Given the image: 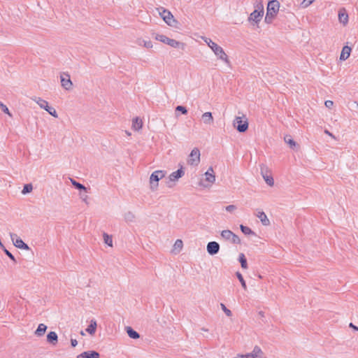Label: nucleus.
Wrapping results in <instances>:
<instances>
[{
  "label": "nucleus",
  "mask_w": 358,
  "mask_h": 358,
  "mask_svg": "<svg viewBox=\"0 0 358 358\" xmlns=\"http://www.w3.org/2000/svg\"><path fill=\"white\" fill-rule=\"evenodd\" d=\"M255 10L250 15L248 21L258 24L264 15V5L262 1H255L254 3Z\"/></svg>",
  "instance_id": "nucleus-1"
},
{
  "label": "nucleus",
  "mask_w": 358,
  "mask_h": 358,
  "mask_svg": "<svg viewBox=\"0 0 358 358\" xmlns=\"http://www.w3.org/2000/svg\"><path fill=\"white\" fill-rule=\"evenodd\" d=\"M31 99L35 101L40 106V108L45 110L54 117H58L56 110L54 108L49 106L47 101L37 96H34L31 98Z\"/></svg>",
  "instance_id": "nucleus-2"
},
{
  "label": "nucleus",
  "mask_w": 358,
  "mask_h": 358,
  "mask_svg": "<svg viewBox=\"0 0 358 358\" xmlns=\"http://www.w3.org/2000/svg\"><path fill=\"white\" fill-rule=\"evenodd\" d=\"M166 175V173L162 170L154 171L150 177V189L155 191L158 187V182L162 179Z\"/></svg>",
  "instance_id": "nucleus-3"
},
{
  "label": "nucleus",
  "mask_w": 358,
  "mask_h": 358,
  "mask_svg": "<svg viewBox=\"0 0 358 358\" xmlns=\"http://www.w3.org/2000/svg\"><path fill=\"white\" fill-rule=\"evenodd\" d=\"M157 10H158L159 15L162 17L164 21L168 25L171 26V27L175 26V24L177 23V21L174 19L173 15L169 10H168L164 8H158Z\"/></svg>",
  "instance_id": "nucleus-4"
},
{
  "label": "nucleus",
  "mask_w": 358,
  "mask_h": 358,
  "mask_svg": "<svg viewBox=\"0 0 358 358\" xmlns=\"http://www.w3.org/2000/svg\"><path fill=\"white\" fill-rule=\"evenodd\" d=\"M204 181H201L199 185L203 187H209L215 182V176L212 167H209L204 174Z\"/></svg>",
  "instance_id": "nucleus-5"
},
{
  "label": "nucleus",
  "mask_w": 358,
  "mask_h": 358,
  "mask_svg": "<svg viewBox=\"0 0 358 358\" xmlns=\"http://www.w3.org/2000/svg\"><path fill=\"white\" fill-rule=\"evenodd\" d=\"M233 124L239 132H245L248 129V122L245 115L236 117Z\"/></svg>",
  "instance_id": "nucleus-6"
},
{
  "label": "nucleus",
  "mask_w": 358,
  "mask_h": 358,
  "mask_svg": "<svg viewBox=\"0 0 358 358\" xmlns=\"http://www.w3.org/2000/svg\"><path fill=\"white\" fill-rule=\"evenodd\" d=\"M155 39L160 42H162L165 44H167V45H170L171 47L175 48H180V45H182L181 43L178 42L174 39L169 38L163 34H157L155 36Z\"/></svg>",
  "instance_id": "nucleus-7"
},
{
  "label": "nucleus",
  "mask_w": 358,
  "mask_h": 358,
  "mask_svg": "<svg viewBox=\"0 0 358 358\" xmlns=\"http://www.w3.org/2000/svg\"><path fill=\"white\" fill-rule=\"evenodd\" d=\"M221 236L224 240L229 241L234 244L241 243V239L239 237L230 230H223L221 232Z\"/></svg>",
  "instance_id": "nucleus-8"
},
{
  "label": "nucleus",
  "mask_w": 358,
  "mask_h": 358,
  "mask_svg": "<svg viewBox=\"0 0 358 358\" xmlns=\"http://www.w3.org/2000/svg\"><path fill=\"white\" fill-rule=\"evenodd\" d=\"M200 151L194 148L188 157L187 163L191 166H197L200 162Z\"/></svg>",
  "instance_id": "nucleus-9"
},
{
  "label": "nucleus",
  "mask_w": 358,
  "mask_h": 358,
  "mask_svg": "<svg viewBox=\"0 0 358 358\" xmlns=\"http://www.w3.org/2000/svg\"><path fill=\"white\" fill-rule=\"evenodd\" d=\"M211 50L219 59L224 62L226 64H229L228 56L221 46L216 44Z\"/></svg>",
  "instance_id": "nucleus-10"
},
{
  "label": "nucleus",
  "mask_w": 358,
  "mask_h": 358,
  "mask_svg": "<svg viewBox=\"0 0 358 358\" xmlns=\"http://www.w3.org/2000/svg\"><path fill=\"white\" fill-rule=\"evenodd\" d=\"M260 170H261V174H262V177L264 178L266 184L272 187L274 184V181H273V177L268 174L269 170H268V167L264 164H262L260 166Z\"/></svg>",
  "instance_id": "nucleus-11"
},
{
  "label": "nucleus",
  "mask_w": 358,
  "mask_h": 358,
  "mask_svg": "<svg viewBox=\"0 0 358 358\" xmlns=\"http://www.w3.org/2000/svg\"><path fill=\"white\" fill-rule=\"evenodd\" d=\"M61 85L66 90H71L73 87V83L70 79V76L67 73H62L60 75Z\"/></svg>",
  "instance_id": "nucleus-12"
},
{
  "label": "nucleus",
  "mask_w": 358,
  "mask_h": 358,
  "mask_svg": "<svg viewBox=\"0 0 358 358\" xmlns=\"http://www.w3.org/2000/svg\"><path fill=\"white\" fill-rule=\"evenodd\" d=\"M10 236L15 247L20 249L29 250V246L16 234L10 233Z\"/></svg>",
  "instance_id": "nucleus-13"
},
{
  "label": "nucleus",
  "mask_w": 358,
  "mask_h": 358,
  "mask_svg": "<svg viewBox=\"0 0 358 358\" xmlns=\"http://www.w3.org/2000/svg\"><path fill=\"white\" fill-rule=\"evenodd\" d=\"M280 3L277 0H272L268 3L267 11L270 15L275 16L279 11Z\"/></svg>",
  "instance_id": "nucleus-14"
},
{
  "label": "nucleus",
  "mask_w": 358,
  "mask_h": 358,
  "mask_svg": "<svg viewBox=\"0 0 358 358\" xmlns=\"http://www.w3.org/2000/svg\"><path fill=\"white\" fill-rule=\"evenodd\" d=\"M220 244L216 241H210L207 244L206 250L210 255H217L220 251Z\"/></svg>",
  "instance_id": "nucleus-15"
},
{
  "label": "nucleus",
  "mask_w": 358,
  "mask_h": 358,
  "mask_svg": "<svg viewBox=\"0 0 358 358\" xmlns=\"http://www.w3.org/2000/svg\"><path fill=\"white\" fill-rule=\"evenodd\" d=\"M184 174L185 171L182 170V168L178 169L176 171H174L169 175V182L177 181L179 178L182 177Z\"/></svg>",
  "instance_id": "nucleus-16"
},
{
  "label": "nucleus",
  "mask_w": 358,
  "mask_h": 358,
  "mask_svg": "<svg viewBox=\"0 0 358 358\" xmlns=\"http://www.w3.org/2000/svg\"><path fill=\"white\" fill-rule=\"evenodd\" d=\"M79 358H99V354L96 351H86L78 355Z\"/></svg>",
  "instance_id": "nucleus-17"
},
{
  "label": "nucleus",
  "mask_w": 358,
  "mask_h": 358,
  "mask_svg": "<svg viewBox=\"0 0 358 358\" xmlns=\"http://www.w3.org/2000/svg\"><path fill=\"white\" fill-rule=\"evenodd\" d=\"M58 341L57 334L55 331H50L47 335V341L52 344V345H55Z\"/></svg>",
  "instance_id": "nucleus-18"
},
{
  "label": "nucleus",
  "mask_w": 358,
  "mask_h": 358,
  "mask_svg": "<svg viewBox=\"0 0 358 358\" xmlns=\"http://www.w3.org/2000/svg\"><path fill=\"white\" fill-rule=\"evenodd\" d=\"M201 119L206 124H211L213 122V117L210 112L204 113L201 116Z\"/></svg>",
  "instance_id": "nucleus-19"
},
{
  "label": "nucleus",
  "mask_w": 358,
  "mask_h": 358,
  "mask_svg": "<svg viewBox=\"0 0 358 358\" xmlns=\"http://www.w3.org/2000/svg\"><path fill=\"white\" fill-rule=\"evenodd\" d=\"M257 217L260 220L263 225L268 226L270 224L269 220L263 211H259L257 214Z\"/></svg>",
  "instance_id": "nucleus-20"
},
{
  "label": "nucleus",
  "mask_w": 358,
  "mask_h": 358,
  "mask_svg": "<svg viewBox=\"0 0 358 358\" xmlns=\"http://www.w3.org/2000/svg\"><path fill=\"white\" fill-rule=\"evenodd\" d=\"M351 48L349 46H344L341 53L340 59L346 60L350 55Z\"/></svg>",
  "instance_id": "nucleus-21"
},
{
  "label": "nucleus",
  "mask_w": 358,
  "mask_h": 358,
  "mask_svg": "<svg viewBox=\"0 0 358 358\" xmlns=\"http://www.w3.org/2000/svg\"><path fill=\"white\" fill-rule=\"evenodd\" d=\"M338 20L341 23H343V24H346L348 22V15L345 12V10H341L338 13Z\"/></svg>",
  "instance_id": "nucleus-22"
},
{
  "label": "nucleus",
  "mask_w": 358,
  "mask_h": 358,
  "mask_svg": "<svg viewBox=\"0 0 358 358\" xmlns=\"http://www.w3.org/2000/svg\"><path fill=\"white\" fill-rule=\"evenodd\" d=\"M143 122L139 117H136L132 121V129L136 131H138L142 128Z\"/></svg>",
  "instance_id": "nucleus-23"
},
{
  "label": "nucleus",
  "mask_w": 358,
  "mask_h": 358,
  "mask_svg": "<svg viewBox=\"0 0 358 358\" xmlns=\"http://www.w3.org/2000/svg\"><path fill=\"white\" fill-rule=\"evenodd\" d=\"M96 327H97V324H96V320H92L90 322V324L86 329V331L87 333H89L90 334L93 335L96 332Z\"/></svg>",
  "instance_id": "nucleus-24"
},
{
  "label": "nucleus",
  "mask_w": 358,
  "mask_h": 358,
  "mask_svg": "<svg viewBox=\"0 0 358 358\" xmlns=\"http://www.w3.org/2000/svg\"><path fill=\"white\" fill-rule=\"evenodd\" d=\"M250 355H252V358H263V352L259 347L255 346Z\"/></svg>",
  "instance_id": "nucleus-25"
},
{
  "label": "nucleus",
  "mask_w": 358,
  "mask_h": 358,
  "mask_svg": "<svg viewBox=\"0 0 358 358\" xmlns=\"http://www.w3.org/2000/svg\"><path fill=\"white\" fill-rule=\"evenodd\" d=\"M126 331H127L128 336L133 339H137L140 337L139 334L138 332H136V331H134L130 327H126Z\"/></svg>",
  "instance_id": "nucleus-26"
},
{
  "label": "nucleus",
  "mask_w": 358,
  "mask_h": 358,
  "mask_svg": "<svg viewBox=\"0 0 358 358\" xmlns=\"http://www.w3.org/2000/svg\"><path fill=\"white\" fill-rule=\"evenodd\" d=\"M46 329H47V326L45 324H40L38 326V328L36 329V330L35 331V334L37 336H41L45 334Z\"/></svg>",
  "instance_id": "nucleus-27"
},
{
  "label": "nucleus",
  "mask_w": 358,
  "mask_h": 358,
  "mask_svg": "<svg viewBox=\"0 0 358 358\" xmlns=\"http://www.w3.org/2000/svg\"><path fill=\"white\" fill-rule=\"evenodd\" d=\"M124 219L127 222H133L135 221L136 216L132 212L128 211L124 214Z\"/></svg>",
  "instance_id": "nucleus-28"
},
{
  "label": "nucleus",
  "mask_w": 358,
  "mask_h": 358,
  "mask_svg": "<svg viewBox=\"0 0 358 358\" xmlns=\"http://www.w3.org/2000/svg\"><path fill=\"white\" fill-rule=\"evenodd\" d=\"M137 44L139 45H142L146 48H152V43L150 41H145L143 39L139 38L136 41Z\"/></svg>",
  "instance_id": "nucleus-29"
},
{
  "label": "nucleus",
  "mask_w": 358,
  "mask_h": 358,
  "mask_svg": "<svg viewBox=\"0 0 358 358\" xmlns=\"http://www.w3.org/2000/svg\"><path fill=\"white\" fill-rule=\"evenodd\" d=\"M284 140L285 143L289 145L290 148H294L296 146V142L292 138L291 136H285Z\"/></svg>",
  "instance_id": "nucleus-30"
},
{
  "label": "nucleus",
  "mask_w": 358,
  "mask_h": 358,
  "mask_svg": "<svg viewBox=\"0 0 358 358\" xmlns=\"http://www.w3.org/2000/svg\"><path fill=\"white\" fill-rule=\"evenodd\" d=\"M103 241H104V243L108 245V246L110 247H112L113 246V239H112V236H109L108 234H107L106 233H103Z\"/></svg>",
  "instance_id": "nucleus-31"
},
{
  "label": "nucleus",
  "mask_w": 358,
  "mask_h": 358,
  "mask_svg": "<svg viewBox=\"0 0 358 358\" xmlns=\"http://www.w3.org/2000/svg\"><path fill=\"white\" fill-rule=\"evenodd\" d=\"M71 182L72 185H73L76 189H79V190H84V191H85V192L87 191L86 187H85L83 185H82V184H80V183L78 182H77V181H76L75 180H73V179H71Z\"/></svg>",
  "instance_id": "nucleus-32"
},
{
  "label": "nucleus",
  "mask_w": 358,
  "mask_h": 358,
  "mask_svg": "<svg viewBox=\"0 0 358 358\" xmlns=\"http://www.w3.org/2000/svg\"><path fill=\"white\" fill-rule=\"evenodd\" d=\"M201 39L208 45V46L212 49L214 45H215L217 43L213 42L210 38H208L206 36H201Z\"/></svg>",
  "instance_id": "nucleus-33"
},
{
  "label": "nucleus",
  "mask_w": 358,
  "mask_h": 358,
  "mask_svg": "<svg viewBox=\"0 0 358 358\" xmlns=\"http://www.w3.org/2000/svg\"><path fill=\"white\" fill-rule=\"evenodd\" d=\"M201 39L208 45V46L212 49L214 45H215L217 43L213 42L210 38H208L206 36H201Z\"/></svg>",
  "instance_id": "nucleus-34"
},
{
  "label": "nucleus",
  "mask_w": 358,
  "mask_h": 358,
  "mask_svg": "<svg viewBox=\"0 0 358 358\" xmlns=\"http://www.w3.org/2000/svg\"><path fill=\"white\" fill-rule=\"evenodd\" d=\"M201 39L208 45V46L212 49L214 45H215L217 43L213 42L210 38H208L206 36H201Z\"/></svg>",
  "instance_id": "nucleus-35"
},
{
  "label": "nucleus",
  "mask_w": 358,
  "mask_h": 358,
  "mask_svg": "<svg viewBox=\"0 0 358 358\" xmlns=\"http://www.w3.org/2000/svg\"><path fill=\"white\" fill-rule=\"evenodd\" d=\"M239 261L241 262V267L245 269L248 268L247 261H246L245 255L243 253L240 254V255H239Z\"/></svg>",
  "instance_id": "nucleus-36"
},
{
  "label": "nucleus",
  "mask_w": 358,
  "mask_h": 358,
  "mask_svg": "<svg viewBox=\"0 0 358 358\" xmlns=\"http://www.w3.org/2000/svg\"><path fill=\"white\" fill-rule=\"evenodd\" d=\"M240 229H241V231L246 235H250V234H253V232L250 228H249L248 227L244 226L243 224H241L240 226Z\"/></svg>",
  "instance_id": "nucleus-37"
},
{
  "label": "nucleus",
  "mask_w": 358,
  "mask_h": 358,
  "mask_svg": "<svg viewBox=\"0 0 358 358\" xmlns=\"http://www.w3.org/2000/svg\"><path fill=\"white\" fill-rule=\"evenodd\" d=\"M182 246L183 243L180 239L176 240L173 245L174 250H178V251H180L182 250Z\"/></svg>",
  "instance_id": "nucleus-38"
},
{
  "label": "nucleus",
  "mask_w": 358,
  "mask_h": 358,
  "mask_svg": "<svg viewBox=\"0 0 358 358\" xmlns=\"http://www.w3.org/2000/svg\"><path fill=\"white\" fill-rule=\"evenodd\" d=\"M236 276L238 278V279L239 280L243 288L246 290L247 289V286H246V284H245V281L244 280L243 278V275L239 273V272H237L236 273Z\"/></svg>",
  "instance_id": "nucleus-39"
},
{
  "label": "nucleus",
  "mask_w": 358,
  "mask_h": 358,
  "mask_svg": "<svg viewBox=\"0 0 358 358\" xmlns=\"http://www.w3.org/2000/svg\"><path fill=\"white\" fill-rule=\"evenodd\" d=\"M33 187L31 184H27L24 186L23 189L22 191V193L23 194H26L27 193H29L32 191Z\"/></svg>",
  "instance_id": "nucleus-40"
},
{
  "label": "nucleus",
  "mask_w": 358,
  "mask_h": 358,
  "mask_svg": "<svg viewBox=\"0 0 358 358\" xmlns=\"http://www.w3.org/2000/svg\"><path fill=\"white\" fill-rule=\"evenodd\" d=\"M220 307L227 316L231 317L232 315L231 311L228 309L224 303H220Z\"/></svg>",
  "instance_id": "nucleus-41"
},
{
  "label": "nucleus",
  "mask_w": 358,
  "mask_h": 358,
  "mask_svg": "<svg viewBox=\"0 0 358 358\" xmlns=\"http://www.w3.org/2000/svg\"><path fill=\"white\" fill-rule=\"evenodd\" d=\"M176 111H180V112H181L184 115L187 113V110L186 108L182 106H178L176 108Z\"/></svg>",
  "instance_id": "nucleus-42"
},
{
  "label": "nucleus",
  "mask_w": 358,
  "mask_h": 358,
  "mask_svg": "<svg viewBox=\"0 0 358 358\" xmlns=\"http://www.w3.org/2000/svg\"><path fill=\"white\" fill-rule=\"evenodd\" d=\"M2 249L3 250L4 252L6 253V255L11 259L13 260V262H15V257L8 250L5 248V247L3 246V248H2Z\"/></svg>",
  "instance_id": "nucleus-43"
},
{
  "label": "nucleus",
  "mask_w": 358,
  "mask_h": 358,
  "mask_svg": "<svg viewBox=\"0 0 358 358\" xmlns=\"http://www.w3.org/2000/svg\"><path fill=\"white\" fill-rule=\"evenodd\" d=\"M0 107L4 113H6L8 115H9L10 116H11V114L10 113L9 110L6 105H4L3 103L0 102Z\"/></svg>",
  "instance_id": "nucleus-44"
},
{
  "label": "nucleus",
  "mask_w": 358,
  "mask_h": 358,
  "mask_svg": "<svg viewBox=\"0 0 358 358\" xmlns=\"http://www.w3.org/2000/svg\"><path fill=\"white\" fill-rule=\"evenodd\" d=\"M274 17H275L274 15H268V13H266V15L265 17V22L268 24L271 23Z\"/></svg>",
  "instance_id": "nucleus-45"
},
{
  "label": "nucleus",
  "mask_w": 358,
  "mask_h": 358,
  "mask_svg": "<svg viewBox=\"0 0 358 358\" xmlns=\"http://www.w3.org/2000/svg\"><path fill=\"white\" fill-rule=\"evenodd\" d=\"M315 0H303L301 5L303 8L309 6Z\"/></svg>",
  "instance_id": "nucleus-46"
},
{
  "label": "nucleus",
  "mask_w": 358,
  "mask_h": 358,
  "mask_svg": "<svg viewBox=\"0 0 358 358\" xmlns=\"http://www.w3.org/2000/svg\"><path fill=\"white\" fill-rule=\"evenodd\" d=\"M225 209L228 212H233L236 209V206L234 205H229L225 208Z\"/></svg>",
  "instance_id": "nucleus-47"
},
{
  "label": "nucleus",
  "mask_w": 358,
  "mask_h": 358,
  "mask_svg": "<svg viewBox=\"0 0 358 358\" xmlns=\"http://www.w3.org/2000/svg\"><path fill=\"white\" fill-rule=\"evenodd\" d=\"M324 104L327 108H331L334 105V102L332 101L327 100L325 101Z\"/></svg>",
  "instance_id": "nucleus-48"
},
{
  "label": "nucleus",
  "mask_w": 358,
  "mask_h": 358,
  "mask_svg": "<svg viewBox=\"0 0 358 358\" xmlns=\"http://www.w3.org/2000/svg\"><path fill=\"white\" fill-rule=\"evenodd\" d=\"M71 344L72 347H76L78 345V341L76 339H71Z\"/></svg>",
  "instance_id": "nucleus-49"
},
{
  "label": "nucleus",
  "mask_w": 358,
  "mask_h": 358,
  "mask_svg": "<svg viewBox=\"0 0 358 358\" xmlns=\"http://www.w3.org/2000/svg\"><path fill=\"white\" fill-rule=\"evenodd\" d=\"M350 327L352 328L355 330L358 331V327L354 325L352 323H350L349 324Z\"/></svg>",
  "instance_id": "nucleus-50"
},
{
  "label": "nucleus",
  "mask_w": 358,
  "mask_h": 358,
  "mask_svg": "<svg viewBox=\"0 0 358 358\" xmlns=\"http://www.w3.org/2000/svg\"><path fill=\"white\" fill-rule=\"evenodd\" d=\"M324 133L327 134V135L330 136L331 137L334 138H335L334 136L331 133H330L328 130H325Z\"/></svg>",
  "instance_id": "nucleus-51"
},
{
  "label": "nucleus",
  "mask_w": 358,
  "mask_h": 358,
  "mask_svg": "<svg viewBox=\"0 0 358 358\" xmlns=\"http://www.w3.org/2000/svg\"><path fill=\"white\" fill-rule=\"evenodd\" d=\"M259 315L262 317H264V313L262 312V311H260L259 313Z\"/></svg>",
  "instance_id": "nucleus-52"
},
{
  "label": "nucleus",
  "mask_w": 358,
  "mask_h": 358,
  "mask_svg": "<svg viewBox=\"0 0 358 358\" xmlns=\"http://www.w3.org/2000/svg\"><path fill=\"white\" fill-rule=\"evenodd\" d=\"M353 104L355 106L356 108L358 109V103L357 101H355Z\"/></svg>",
  "instance_id": "nucleus-53"
},
{
  "label": "nucleus",
  "mask_w": 358,
  "mask_h": 358,
  "mask_svg": "<svg viewBox=\"0 0 358 358\" xmlns=\"http://www.w3.org/2000/svg\"><path fill=\"white\" fill-rule=\"evenodd\" d=\"M127 135L129 136L131 134L129 132L126 131Z\"/></svg>",
  "instance_id": "nucleus-54"
},
{
  "label": "nucleus",
  "mask_w": 358,
  "mask_h": 358,
  "mask_svg": "<svg viewBox=\"0 0 358 358\" xmlns=\"http://www.w3.org/2000/svg\"><path fill=\"white\" fill-rule=\"evenodd\" d=\"M77 358H79L78 356L77 357Z\"/></svg>",
  "instance_id": "nucleus-55"
}]
</instances>
